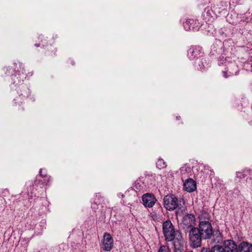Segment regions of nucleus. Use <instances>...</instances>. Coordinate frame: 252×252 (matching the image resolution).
Masks as SVG:
<instances>
[{"mask_svg": "<svg viewBox=\"0 0 252 252\" xmlns=\"http://www.w3.org/2000/svg\"><path fill=\"white\" fill-rule=\"evenodd\" d=\"M238 68L237 65L235 64H232L227 68H225V70L222 71L223 76L227 78L229 76L236 75L238 72Z\"/></svg>", "mask_w": 252, "mask_h": 252, "instance_id": "obj_10", "label": "nucleus"}, {"mask_svg": "<svg viewBox=\"0 0 252 252\" xmlns=\"http://www.w3.org/2000/svg\"><path fill=\"white\" fill-rule=\"evenodd\" d=\"M39 176L40 177H44L45 179H44L43 181H40V180H37V179L35 180V181H34V184H39L40 182H42V183H43L44 184H45V183H47L49 181V177H48L46 175H43L42 174V169H40V171H39Z\"/></svg>", "mask_w": 252, "mask_h": 252, "instance_id": "obj_16", "label": "nucleus"}, {"mask_svg": "<svg viewBox=\"0 0 252 252\" xmlns=\"http://www.w3.org/2000/svg\"><path fill=\"white\" fill-rule=\"evenodd\" d=\"M203 237V239H212L215 243L222 241L221 234L219 230H213L211 223L208 220H200L196 227Z\"/></svg>", "mask_w": 252, "mask_h": 252, "instance_id": "obj_1", "label": "nucleus"}, {"mask_svg": "<svg viewBox=\"0 0 252 252\" xmlns=\"http://www.w3.org/2000/svg\"><path fill=\"white\" fill-rule=\"evenodd\" d=\"M157 199L153 194L146 193L142 196L143 204L146 207H152L155 204Z\"/></svg>", "mask_w": 252, "mask_h": 252, "instance_id": "obj_9", "label": "nucleus"}, {"mask_svg": "<svg viewBox=\"0 0 252 252\" xmlns=\"http://www.w3.org/2000/svg\"><path fill=\"white\" fill-rule=\"evenodd\" d=\"M44 37V36L43 35H40L39 36V39H42Z\"/></svg>", "mask_w": 252, "mask_h": 252, "instance_id": "obj_22", "label": "nucleus"}, {"mask_svg": "<svg viewBox=\"0 0 252 252\" xmlns=\"http://www.w3.org/2000/svg\"><path fill=\"white\" fill-rule=\"evenodd\" d=\"M195 24L196 22L194 20L188 19L183 23V26L186 31H192L194 30Z\"/></svg>", "mask_w": 252, "mask_h": 252, "instance_id": "obj_13", "label": "nucleus"}, {"mask_svg": "<svg viewBox=\"0 0 252 252\" xmlns=\"http://www.w3.org/2000/svg\"><path fill=\"white\" fill-rule=\"evenodd\" d=\"M35 46H36V47L40 46L39 44H35Z\"/></svg>", "mask_w": 252, "mask_h": 252, "instance_id": "obj_23", "label": "nucleus"}, {"mask_svg": "<svg viewBox=\"0 0 252 252\" xmlns=\"http://www.w3.org/2000/svg\"><path fill=\"white\" fill-rule=\"evenodd\" d=\"M202 250L204 252H224L223 247L219 245H215L211 249L203 248Z\"/></svg>", "mask_w": 252, "mask_h": 252, "instance_id": "obj_15", "label": "nucleus"}, {"mask_svg": "<svg viewBox=\"0 0 252 252\" xmlns=\"http://www.w3.org/2000/svg\"><path fill=\"white\" fill-rule=\"evenodd\" d=\"M201 252H204L202 250L201 251Z\"/></svg>", "mask_w": 252, "mask_h": 252, "instance_id": "obj_24", "label": "nucleus"}, {"mask_svg": "<svg viewBox=\"0 0 252 252\" xmlns=\"http://www.w3.org/2000/svg\"><path fill=\"white\" fill-rule=\"evenodd\" d=\"M203 61H205V60L204 59H201V62L199 61V62L196 63L197 64V65H198V67H197L198 69L202 70L205 68V64L204 63Z\"/></svg>", "mask_w": 252, "mask_h": 252, "instance_id": "obj_20", "label": "nucleus"}, {"mask_svg": "<svg viewBox=\"0 0 252 252\" xmlns=\"http://www.w3.org/2000/svg\"><path fill=\"white\" fill-rule=\"evenodd\" d=\"M222 247L224 252H239V247L231 240H225Z\"/></svg>", "mask_w": 252, "mask_h": 252, "instance_id": "obj_7", "label": "nucleus"}, {"mask_svg": "<svg viewBox=\"0 0 252 252\" xmlns=\"http://www.w3.org/2000/svg\"><path fill=\"white\" fill-rule=\"evenodd\" d=\"M184 243V239H182V242L180 243L178 246L175 245V243H173V245L174 247L175 252H183V245Z\"/></svg>", "mask_w": 252, "mask_h": 252, "instance_id": "obj_17", "label": "nucleus"}, {"mask_svg": "<svg viewBox=\"0 0 252 252\" xmlns=\"http://www.w3.org/2000/svg\"><path fill=\"white\" fill-rule=\"evenodd\" d=\"M167 165L162 159H159L157 162V167L159 169L165 168Z\"/></svg>", "mask_w": 252, "mask_h": 252, "instance_id": "obj_18", "label": "nucleus"}, {"mask_svg": "<svg viewBox=\"0 0 252 252\" xmlns=\"http://www.w3.org/2000/svg\"><path fill=\"white\" fill-rule=\"evenodd\" d=\"M182 201L172 194H167L164 197L163 204L168 210H174L179 207V203Z\"/></svg>", "mask_w": 252, "mask_h": 252, "instance_id": "obj_4", "label": "nucleus"}, {"mask_svg": "<svg viewBox=\"0 0 252 252\" xmlns=\"http://www.w3.org/2000/svg\"><path fill=\"white\" fill-rule=\"evenodd\" d=\"M158 252H171L169 247L166 245H162L160 247Z\"/></svg>", "mask_w": 252, "mask_h": 252, "instance_id": "obj_19", "label": "nucleus"}, {"mask_svg": "<svg viewBox=\"0 0 252 252\" xmlns=\"http://www.w3.org/2000/svg\"><path fill=\"white\" fill-rule=\"evenodd\" d=\"M162 232L166 241L175 243L177 246L182 242L183 238L181 232L175 229L170 220L163 222Z\"/></svg>", "mask_w": 252, "mask_h": 252, "instance_id": "obj_2", "label": "nucleus"}, {"mask_svg": "<svg viewBox=\"0 0 252 252\" xmlns=\"http://www.w3.org/2000/svg\"><path fill=\"white\" fill-rule=\"evenodd\" d=\"M203 54L202 48L198 46H192L188 51V56L190 60L201 57Z\"/></svg>", "mask_w": 252, "mask_h": 252, "instance_id": "obj_6", "label": "nucleus"}, {"mask_svg": "<svg viewBox=\"0 0 252 252\" xmlns=\"http://www.w3.org/2000/svg\"><path fill=\"white\" fill-rule=\"evenodd\" d=\"M183 229L185 230L190 229L191 228L196 227L195 226V218L194 216L191 214H188L185 215L182 220Z\"/></svg>", "mask_w": 252, "mask_h": 252, "instance_id": "obj_5", "label": "nucleus"}, {"mask_svg": "<svg viewBox=\"0 0 252 252\" xmlns=\"http://www.w3.org/2000/svg\"><path fill=\"white\" fill-rule=\"evenodd\" d=\"M189 233L190 246L193 248L201 247L202 240L204 239L197 227L191 228L189 230Z\"/></svg>", "mask_w": 252, "mask_h": 252, "instance_id": "obj_3", "label": "nucleus"}, {"mask_svg": "<svg viewBox=\"0 0 252 252\" xmlns=\"http://www.w3.org/2000/svg\"><path fill=\"white\" fill-rule=\"evenodd\" d=\"M236 176L239 178H244L246 177V175L242 172H237L236 173Z\"/></svg>", "mask_w": 252, "mask_h": 252, "instance_id": "obj_21", "label": "nucleus"}, {"mask_svg": "<svg viewBox=\"0 0 252 252\" xmlns=\"http://www.w3.org/2000/svg\"><path fill=\"white\" fill-rule=\"evenodd\" d=\"M17 92L20 95H22L24 97H28L30 94L29 89L25 85L19 87L18 88Z\"/></svg>", "mask_w": 252, "mask_h": 252, "instance_id": "obj_14", "label": "nucleus"}, {"mask_svg": "<svg viewBox=\"0 0 252 252\" xmlns=\"http://www.w3.org/2000/svg\"><path fill=\"white\" fill-rule=\"evenodd\" d=\"M184 189L189 192L194 191L196 189L195 181L191 178L188 179L184 184Z\"/></svg>", "mask_w": 252, "mask_h": 252, "instance_id": "obj_11", "label": "nucleus"}, {"mask_svg": "<svg viewBox=\"0 0 252 252\" xmlns=\"http://www.w3.org/2000/svg\"><path fill=\"white\" fill-rule=\"evenodd\" d=\"M113 246V240L111 236L107 233L104 235L103 245L101 247L104 251H110L112 250Z\"/></svg>", "mask_w": 252, "mask_h": 252, "instance_id": "obj_8", "label": "nucleus"}, {"mask_svg": "<svg viewBox=\"0 0 252 252\" xmlns=\"http://www.w3.org/2000/svg\"><path fill=\"white\" fill-rule=\"evenodd\" d=\"M239 252H252V244L242 242L239 245Z\"/></svg>", "mask_w": 252, "mask_h": 252, "instance_id": "obj_12", "label": "nucleus"}]
</instances>
